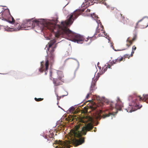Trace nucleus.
I'll list each match as a JSON object with an SVG mask.
<instances>
[{"label":"nucleus","instance_id":"obj_1","mask_svg":"<svg viewBox=\"0 0 148 148\" xmlns=\"http://www.w3.org/2000/svg\"><path fill=\"white\" fill-rule=\"evenodd\" d=\"M83 11L80 10H76L71 13L68 16L67 20L61 22L60 25L53 24L51 23L47 25L51 26L54 28L51 30L55 33L56 37L60 38L61 36L66 35L69 37V40L78 43L82 44L84 41V38L79 34L73 33L70 30L68 27L72 24L73 21L81 14Z\"/></svg>","mask_w":148,"mask_h":148},{"label":"nucleus","instance_id":"obj_2","mask_svg":"<svg viewBox=\"0 0 148 148\" xmlns=\"http://www.w3.org/2000/svg\"><path fill=\"white\" fill-rule=\"evenodd\" d=\"M93 128V124L89 123L82 128H80V125L78 124L72 129L69 134L74 146L76 147L84 143L85 138L82 137V135H86L87 132L91 131Z\"/></svg>","mask_w":148,"mask_h":148},{"label":"nucleus","instance_id":"obj_3","mask_svg":"<svg viewBox=\"0 0 148 148\" xmlns=\"http://www.w3.org/2000/svg\"><path fill=\"white\" fill-rule=\"evenodd\" d=\"M56 42V40L55 39H53L51 40L48 42V47H47L48 51H47V52L48 54V56H49V58H46L45 66L44 65V61L41 62L40 67L39 69V71L41 73H42L43 71H44L46 75L47 74V70L49 68V62L51 65L54 62V55L53 53L55 50L54 49L56 48L57 46L55 45L54 47L52 48H51V47Z\"/></svg>","mask_w":148,"mask_h":148},{"label":"nucleus","instance_id":"obj_4","mask_svg":"<svg viewBox=\"0 0 148 148\" xmlns=\"http://www.w3.org/2000/svg\"><path fill=\"white\" fill-rule=\"evenodd\" d=\"M51 23L53 24H55L54 21H49L44 23H41L40 21L37 20H33V18L31 19L25 20L23 21V23L20 25L19 23H16L15 26V27H14V30L15 31H18L20 29L22 30L24 28L28 27H34L35 24L36 25H38L39 24H42L45 27V28L49 29L51 32H53V31H51V29L54 27L47 25L48 24Z\"/></svg>","mask_w":148,"mask_h":148},{"label":"nucleus","instance_id":"obj_5","mask_svg":"<svg viewBox=\"0 0 148 148\" xmlns=\"http://www.w3.org/2000/svg\"><path fill=\"white\" fill-rule=\"evenodd\" d=\"M143 97H141L140 95H136L134 96H130L129 97V99L134 103L133 106L136 107L138 109L142 107V105L139 104L138 100L139 101H146L148 103V94L143 95ZM132 105H129V107L126 110L127 112H131L133 111ZM133 111H134L133 110Z\"/></svg>","mask_w":148,"mask_h":148},{"label":"nucleus","instance_id":"obj_6","mask_svg":"<svg viewBox=\"0 0 148 148\" xmlns=\"http://www.w3.org/2000/svg\"><path fill=\"white\" fill-rule=\"evenodd\" d=\"M148 26V18L144 17L139 20L136 24L135 28H144Z\"/></svg>","mask_w":148,"mask_h":148},{"label":"nucleus","instance_id":"obj_7","mask_svg":"<svg viewBox=\"0 0 148 148\" xmlns=\"http://www.w3.org/2000/svg\"><path fill=\"white\" fill-rule=\"evenodd\" d=\"M65 81L63 75L59 76L58 78H53V83L55 86L62 85Z\"/></svg>","mask_w":148,"mask_h":148},{"label":"nucleus","instance_id":"obj_8","mask_svg":"<svg viewBox=\"0 0 148 148\" xmlns=\"http://www.w3.org/2000/svg\"><path fill=\"white\" fill-rule=\"evenodd\" d=\"M70 143L69 141H65L62 142L60 140H56L55 141V143L56 144H58V145L55 148H65L68 146Z\"/></svg>","mask_w":148,"mask_h":148},{"label":"nucleus","instance_id":"obj_9","mask_svg":"<svg viewBox=\"0 0 148 148\" xmlns=\"http://www.w3.org/2000/svg\"><path fill=\"white\" fill-rule=\"evenodd\" d=\"M124 57H118L116 59L113 60L112 61L110 62V63L112 65H113L114 64H117L118 63H119L121 62L124 59V60H125V59L127 57L128 58L130 57V56L127 54H126L124 56Z\"/></svg>","mask_w":148,"mask_h":148},{"label":"nucleus","instance_id":"obj_10","mask_svg":"<svg viewBox=\"0 0 148 148\" xmlns=\"http://www.w3.org/2000/svg\"><path fill=\"white\" fill-rule=\"evenodd\" d=\"M110 106L111 108H114L115 107L117 109L119 110H121L123 106V104L122 102L120 101V99L119 98L117 99V101L116 104H115L114 106L113 103L110 104Z\"/></svg>","mask_w":148,"mask_h":148},{"label":"nucleus","instance_id":"obj_11","mask_svg":"<svg viewBox=\"0 0 148 148\" xmlns=\"http://www.w3.org/2000/svg\"><path fill=\"white\" fill-rule=\"evenodd\" d=\"M121 18L119 20V21L121 22L123 24H128L130 22V20L128 18H126L125 19V17L123 15V14H121Z\"/></svg>","mask_w":148,"mask_h":148},{"label":"nucleus","instance_id":"obj_12","mask_svg":"<svg viewBox=\"0 0 148 148\" xmlns=\"http://www.w3.org/2000/svg\"><path fill=\"white\" fill-rule=\"evenodd\" d=\"M96 81L97 80H95V79L92 81L90 88V91L91 93L92 92L97 88L95 84Z\"/></svg>","mask_w":148,"mask_h":148},{"label":"nucleus","instance_id":"obj_13","mask_svg":"<svg viewBox=\"0 0 148 148\" xmlns=\"http://www.w3.org/2000/svg\"><path fill=\"white\" fill-rule=\"evenodd\" d=\"M2 11H1V12H0V14H1V15H5V14L6 16H8L10 14L9 10L6 9L1 14V13L2 12ZM1 16L0 15V16ZM0 19H1L2 20H3V17H0ZM0 26H1L0 25Z\"/></svg>","mask_w":148,"mask_h":148},{"label":"nucleus","instance_id":"obj_14","mask_svg":"<svg viewBox=\"0 0 148 148\" xmlns=\"http://www.w3.org/2000/svg\"><path fill=\"white\" fill-rule=\"evenodd\" d=\"M112 114L110 112H109L108 114H105L103 115L102 116H101L99 114H98L97 116V119H100L101 118H105L106 117H108L110 115H112Z\"/></svg>","mask_w":148,"mask_h":148},{"label":"nucleus","instance_id":"obj_15","mask_svg":"<svg viewBox=\"0 0 148 148\" xmlns=\"http://www.w3.org/2000/svg\"><path fill=\"white\" fill-rule=\"evenodd\" d=\"M92 3H101L105 5L106 4L105 0H93Z\"/></svg>","mask_w":148,"mask_h":148},{"label":"nucleus","instance_id":"obj_16","mask_svg":"<svg viewBox=\"0 0 148 148\" xmlns=\"http://www.w3.org/2000/svg\"><path fill=\"white\" fill-rule=\"evenodd\" d=\"M126 41L129 43L128 44H126V46L128 47H129L132 44V42L131 40H129L128 38L127 40Z\"/></svg>","mask_w":148,"mask_h":148},{"label":"nucleus","instance_id":"obj_17","mask_svg":"<svg viewBox=\"0 0 148 148\" xmlns=\"http://www.w3.org/2000/svg\"><path fill=\"white\" fill-rule=\"evenodd\" d=\"M45 138L46 139H47V142L48 141V142L49 143H50V141H51L53 139L52 138H51L49 136H45Z\"/></svg>","mask_w":148,"mask_h":148},{"label":"nucleus","instance_id":"obj_18","mask_svg":"<svg viewBox=\"0 0 148 148\" xmlns=\"http://www.w3.org/2000/svg\"><path fill=\"white\" fill-rule=\"evenodd\" d=\"M107 69V67H106V66H104L103 68H102L101 71L102 72V73H104L105 71H106Z\"/></svg>","mask_w":148,"mask_h":148},{"label":"nucleus","instance_id":"obj_19","mask_svg":"<svg viewBox=\"0 0 148 148\" xmlns=\"http://www.w3.org/2000/svg\"><path fill=\"white\" fill-rule=\"evenodd\" d=\"M35 100L37 101H39L42 100L43 99V98H35Z\"/></svg>","mask_w":148,"mask_h":148},{"label":"nucleus","instance_id":"obj_20","mask_svg":"<svg viewBox=\"0 0 148 148\" xmlns=\"http://www.w3.org/2000/svg\"><path fill=\"white\" fill-rule=\"evenodd\" d=\"M136 35H134L132 39V40H131V41H132V43L134 40H136Z\"/></svg>","mask_w":148,"mask_h":148},{"label":"nucleus","instance_id":"obj_21","mask_svg":"<svg viewBox=\"0 0 148 148\" xmlns=\"http://www.w3.org/2000/svg\"><path fill=\"white\" fill-rule=\"evenodd\" d=\"M75 110V108L74 107H71L69 109V111L71 112H73Z\"/></svg>","mask_w":148,"mask_h":148},{"label":"nucleus","instance_id":"obj_22","mask_svg":"<svg viewBox=\"0 0 148 148\" xmlns=\"http://www.w3.org/2000/svg\"><path fill=\"white\" fill-rule=\"evenodd\" d=\"M101 32L102 33V34H100V35L102 36H103V35H106V33L103 31L101 30Z\"/></svg>","mask_w":148,"mask_h":148},{"label":"nucleus","instance_id":"obj_23","mask_svg":"<svg viewBox=\"0 0 148 148\" xmlns=\"http://www.w3.org/2000/svg\"><path fill=\"white\" fill-rule=\"evenodd\" d=\"M136 49V47H135V45L133 46L132 47V51L134 52V51Z\"/></svg>","mask_w":148,"mask_h":148},{"label":"nucleus","instance_id":"obj_24","mask_svg":"<svg viewBox=\"0 0 148 148\" xmlns=\"http://www.w3.org/2000/svg\"><path fill=\"white\" fill-rule=\"evenodd\" d=\"M92 93H91V92L90 91V93H88L87 94L86 97V99H88L89 96Z\"/></svg>","mask_w":148,"mask_h":148},{"label":"nucleus","instance_id":"obj_25","mask_svg":"<svg viewBox=\"0 0 148 148\" xmlns=\"http://www.w3.org/2000/svg\"><path fill=\"white\" fill-rule=\"evenodd\" d=\"M15 20L13 17H12V21H10V23H13L15 22Z\"/></svg>","mask_w":148,"mask_h":148},{"label":"nucleus","instance_id":"obj_26","mask_svg":"<svg viewBox=\"0 0 148 148\" xmlns=\"http://www.w3.org/2000/svg\"><path fill=\"white\" fill-rule=\"evenodd\" d=\"M110 62H109V64H108V65L107 66H106V67H107V68H110V67H111V66H112L111 64H110Z\"/></svg>","mask_w":148,"mask_h":148},{"label":"nucleus","instance_id":"obj_27","mask_svg":"<svg viewBox=\"0 0 148 148\" xmlns=\"http://www.w3.org/2000/svg\"><path fill=\"white\" fill-rule=\"evenodd\" d=\"M97 33H100V31L99 30V29H97Z\"/></svg>","mask_w":148,"mask_h":148},{"label":"nucleus","instance_id":"obj_28","mask_svg":"<svg viewBox=\"0 0 148 148\" xmlns=\"http://www.w3.org/2000/svg\"><path fill=\"white\" fill-rule=\"evenodd\" d=\"M134 53V52H133L132 51V52H131V56H133V54Z\"/></svg>","mask_w":148,"mask_h":148},{"label":"nucleus","instance_id":"obj_29","mask_svg":"<svg viewBox=\"0 0 148 148\" xmlns=\"http://www.w3.org/2000/svg\"><path fill=\"white\" fill-rule=\"evenodd\" d=\"M88 38H86V39L85 40V41H88Z\"/></svg>","mask_w":148,"mask_h":148},{"label":"nucleus","instance_id":"obj_30","mask_svg":"<svg viewBox=\"0 0 148 148\" xmlns=\"http://www.w3.org/2000/svg\"><path fill=\"white\" fill-rule=\"evenodd\" d=\"M50 75H51H51H51V71H50Z\"/></svg>","mask_w":148,"mask_h":148},{"label":"nucleus","instance_id":"obj_31","mask_svg":"<svg viewBox=\"0 0 148 148\" xmlns=\"http://www.w3.org/2000/svg\"><path fill=\"white\" fill-rule=\"evenodd\" d=\"M96 131V130H94V131L95 132Z\"/></svg>","mask_w":148,"mask_h":148},{"label":"nucleus","instance_id":"obj_32","mask_svg":"<svg viewBox=\"0 0 148 148\" xmlns=\"http://www.w3.org/2000/svg\"><path fill=\"white\" fill-rule=\"evenodd\" d=\"M112 9V10H113V8H111V10Z\"/></svg>","mask_w":148,"mask_h":148},{"label":"nucleus","instance_id":"obj_33","mask_svg":"<svg viewBox=\"0 0 148 148\" xmlns=\"http://www.w3.org/2000/svg\"><path fill=\"white\" fill-rule=\"evenodd\" d=\"M60 98H61V97H60V98H59V99H60Z\"/></svg>","mask_w":148,"mask_h":148},{"label":"nucleus","instance_id":"obj_34","mask_svg":"<svg viewBox=\"0 0 148 148\" xmlns=\"http://www.w3.org/2000/svg\"><path fill=\"white\" fill-rule=\"evenodd\" d=\"M25 28H24L23 29H25Z\"/></svg>","mask_w":148,"mask_h":148}]
</instances>
